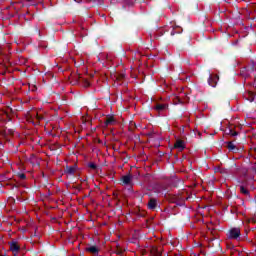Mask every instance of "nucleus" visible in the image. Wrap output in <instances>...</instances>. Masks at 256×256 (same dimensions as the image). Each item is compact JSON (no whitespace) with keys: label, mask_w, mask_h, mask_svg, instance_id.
Here are the masks:
<instances>
[{"label":"nucleus","mask_w":256,"mask_h":256,"mask_svg":"<svg viewBox=\"0 0 256 256\" xmlns=\"http://www.w3.org/2000/svg\"><path fill=\"white\" fill-rule=\"evenodd\" d=\"M228 239H234L237 241L241 238V229L240 228H231L227 233Z\"/></svg>","instance_id":"obj_1"},{"label":"nucleus","mask_w":256,"mask_h":256,"mask_svg":"<svg viewBox=\"0 0 256 256\" xmlns=\"http://www.w3.org/2000/svg\"><path fill=\"white\" fill-rule=\"evenodd\" d=\"M8 245H10V251L14 253V255H17L19 251H21V246L16 241L9 242Z\"/></svg>","instance_id":"obj_2"},{"label":"nucleus","mask_w":256,"mask_h":256,"mask_svg":"<svg viewBox=\"0 0 256 256\" xmlns=\"http://www.w3.org/2000/svg\"><path fill=\"white\" fill-rule=\"evenodd\" d=\"M217 81H219V75H210L208 78V85H210V87H217Z\"/></svg>","instance_id":"obj_3"},{"label":"nucleus","mask_w":256,"mask_h":256,"mask_svg":"<svg viewBox=\"0 0 256 256\" xmlns=\"http://www.w3.org/2000/svg\"><path fill=\"white\" fill-rule=\"evenodd\" d=\"M85 251H87L88 253H91L94 256H99V247H97L96 245H90L86 247Z\"/></svg>","instance_id":"obj_4"},{"label":"nucleus","mask_w":256,"mask_h":256,"mask_svg":"<svg viewBox=\"0 0 256 256\" xmlns=\"http://www.w3.org/2000/svg\"><path fill=\"white\" fill-rule=\"evenodd\" d=\"M150 252H151V255L153 256H161L163 255V248L161 246L160 247L152 246Z\"/></svg>","instance_id":"obj_5"},{"label":"nucleus","mask_w":256,"mask_h":256,"mask_svg":"<svg viewBox=\"0 0 256 256\" xmlns=\"http://www.w3.org/2000/svg\"><path fill=\"white\" fill-rule=\"evenodd\" d=\"M185 141L178 139L176 140L175 144H174V149H178L179 151H184L185 149Z\"/></svg>","instance_id":"obj_6"},{"label":"nucleus","mask_w":256,"mask_h":256,"mask_svg":"<svg viewBox=\"0 0 256 256\" xmlns=\"http://www.w3.org/2000/svg\"><path fill=\"white\" fill-rule=\"evenodd\" d=\"M121 181L123 185H131V181H133V176L131 174L124 175L121 177Z\"/></svg>","instance_id":"obj_7"},{"label":"nucleus","mask_w":256,"mask_h":256,"mask_svg":"<svg viewBox=\"0 0 256 256\" xmlns=\"http://www.w3.org/2000/svg\"><path fill=\"white\" fill-rule=\"evenodd\" d=\"M148 209L151 211H155L157 209V199L156 198H150L148 201Z\"/></svg>","instance_id":"obj_8"},{"label":"nucleus","mask_w":256,"mask_h":256,"mask_svg":"<svg viewBox=\"0 0 256 256\" xmlns=\"http://www.w3.org/2000/svg\"><path fill=\"white\" fill-rule=\"evenodd\" d=\"M227 149L229 151H231L232 153H238L239 152V148H237V146H235V144H233V142H227Z\"/></svg>","instance_id":"obj_9"},{"label":"nucleus","mask_w":256,"mask_h":256,"mask_svg":"<svg viewBox=\"0 0 256 256\" xmlns=\"http://www.w3.org/2000/svg\"><path fill=\"white\" fill-rule=\"evenodd\" d=\"M75 171H77L76 165L66 166L65 173H67L68 175H75Z\"/></svg>","instance_id":"obj_10"},{"label":"nucleus","mask_w":256,"mask_h":256,"mask_svg":"<svg viewBox=\"0 0 256 256\" xmlns=\"http://www.w3.org/2000/svg\"><path fill=\"white\" fill-rule=\"evenodd\" d=\"M113 123H115V117L113 116L107 117L104 121L105 127H109V125H113Z\"/></svg>","instance_id":"obj_11"},{"label":"nucleus","mask_w":256,"mask_h":256,"mask_svg":"<svg viewBox=\"0 0 256 256\" xmlns=\"http://www.w3.org/2000/svg\"><path fill=\"white\" fill-rule=\"evenodd\" d=\"M156 111H165L167 109V104H156Z\"/></svg>","instance_id":"obj_12"},{"label":"nucleus","mask_w":256,"mask_h":256,"mask_svg":"<svg viewBox=\"0 0 256 256\" xmlns=\"http://www.w3.org/2000/svg\"><path fill=\"white\" fill-rule=\"evenodd\" d=\"M137 0H123L124 5H127L128 7H133Z\"/></svg>","instance_id":"obj_13"},{"label":"nucleus","mask_w":256,"mask_h":256,"mask_svg":"<svg viewBox=\"0 0 256 256\" xmlns=\"http://www.w3.org/2000/svg\"><path fill=\"white\" fill-rule=\"evenodd\" d=\"M240 193H242V195H246V197H249L250 192L249 190H247V188H245V186H240Z\"/></svg>","instance_id":"obj_14"},{"label":"nucleus","mask_w":256,"mask_h":256,"mask_svg":"<svg viewBox=\"0 0 256 256\" xmlns=\"http://www.w3.org/2000/svg\"><path fill=\"white\" fill-rule=\"evenodd\" d=\"M228 135H230L231 137H237V135H239V132L233 130V128H230Z\"/></svg>","instance_id":"obj_15"},{"label":"nucleus","mask_w":256,"mask_h":256,"mask_svg":"<svg viewBox=\"0 0 256 256\" xmlns=\"http://www.w3.org/2000/svg\"><path fill=\"white\" fill-rule=\"evenodd\" d=\"M88 167L93 171L97 170V164H95L94 162L88 163Z\"/></svg>","instance_id":"obj_16"},{"label":"nucleus","mask_w":256,"mask_h":256,"mask_svg":"<svg viewBox=\"0 0 256 256\" xmlns=\"http://www.w3.org/2000/svg\"><path fill=\"white\" fill-rule=\"evenodd\" d=\"M218 171H219V173H221L222 175H225V173H228V172H227V169H225V168H218Z\"/></svg>","instance_id":"obj_17"},{"label":"nucleus","mask_w":256,"mask_h":256,"mask_svg":"<svg viewBox=\"0 0 256 256\" xmlns=\"http://www.w3.org/2000/svg\"><path fill=\"white\" fill-rule=\"evenodd\" d=\"M18 177H19V179H22V180L27 179V175H25L24 173H19Z\"/></svg>","instance_id":"obj_18"},{"label":"nucleus","mask_w":256,"mask_h":256,"mask_svg":"<svg viewBox=\"0 0 256 256\" xmlns=\"http://www.w3.org/2000/svg\"><path fill=\"white\" fill-rule=\"evenodd\" d=\"M116 255H123V250L117 249L116 250Z\"/></svg>","instance_id":"obj_19"},{"label":"nucleus","mask_w":256,"mask_h":256,"mask_svg":"<svg viewBox=\"0 0 256 256\" xmlns=\"http://www.w3.org/2000/svg\"><path fill=\"white\" fill-rule=\"evenodd\" d=\"M37 119H38V121H40V119H43V117L39 116V114H37Z\"/></svg>","instance_id":"obj_20"},{"label":"nucleus","mask_w":256,"mask_h":256,"mask_svg":"<svg viewBox=\"0 0 256 256\" xmlns=\"http://www.w3.org/2000/svg\"><path fill=\"white\" fill-rule=\"evenodd\" d=\"M6 117H7L8 121H11V117H9V114H6Z\"/></svg>","instance_id":"obj_21"},{"label":"nucleus","mask_w":256,"mask_h":256,"mask_svg":"<svg viewBox=\"0 0 256 256\" xmlns=\"http://www.w3.org/2000/svg\"><path fill=\"white\" fill-rule=\"evenodd\" d=\"M170 35H172V36L175 35V30H172Z\"/></svg>","instance_id":"obj_22"},{"label":"nucleus","mask_w":256,"mask_h":256,"mask_svg":"<svg viewBox=\"0 0 256 256\" xmlns=\"http://www.w3.org/2000/svg\"><path fill=\"white\" fill-rule=\"evenodd\" d=\"M211 241H216L217 245H219V240L213 239Z\"/></svg>","instance_id":"obj_23"},{"label":"nucleus","mask_w":256,"mask_h":256,"mask_svg":"<svg viewBox=\"0 0 256 256\" xmlns=\"http://www.w3.org/2000/svg\"><path fill=\"white\" fill-rule=\"evenodd\" d=\"M86 87H89V82L88 81H86Z\"/></svg>","instance_id":"obj_24"},{"label":"nucleus","mask_w":256,"mask_h":256,"mask_svg":"<svg viewBox=\"0 0 256 256\" xmlns=\"http://www.w3.org/2000/svg\"><path fill=\"white\" fill-rule=\"evenodd\" d=\"M123 77H125V75H121V76H120V79H123Z\"/></svg>","instance_id":"obj_25"},{"label":"nucleus","mask_w":256,"mask_h":256,"mask_svg":"<svg viewBox=\"0 0 256 256\" xmlns=\"http://www.w3.org/2000/svg\"><path fill=\"white\" fill-rule=\"evenodd\" d=\"M178 102H179V103H181V100H180V99H178Z\"/></svg>","instance_id":"obj_26"},{"label":"nucleus","mask_w":256,"mask_h":256,"mask_svg":"<svg viewBox=\"0 0 256 256\" xmlns=\"http://www.w3.org/2000/svg\"><path fill=\"white\" fill-rule=\"evenodd\" d=\"M254 151L256 152V147L254 148Z\"/></svg>","instance_id":"obj_27"},{"label":"nucleus","mask_w":256,"mask_h":256,"mask_svg":"<svg viewBox=\"0 0 256 256\" xmlns=\"http://www.w3.org/2000/svg\"><path fill=\"white\" fill-rule=\"evenodd\" d=\"M0 256H5V255H3V254H0Z\"/></svg>","instance_id":"obj_28"}]
</instances>
